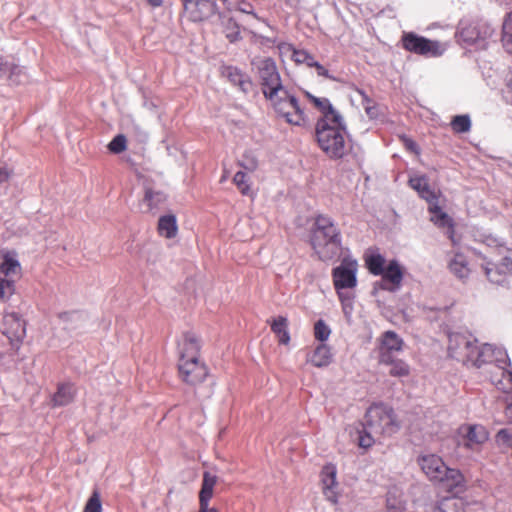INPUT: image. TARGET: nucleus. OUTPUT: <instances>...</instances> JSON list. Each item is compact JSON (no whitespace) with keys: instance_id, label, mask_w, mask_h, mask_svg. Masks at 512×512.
Listing matches in <instances>:
<instances>
[{"instance_id":"nucleus-6","label":"nucleus","mask_w":512,"mask_h":512,"mask_svg":"<svg viewBox=\"0 0 512 512\" xmlns=\"http://www.w3.org/2000/svg\"><path fill=\"white\" fill-rule=\"evenodd\" d=\"M402 45L405 50L418 55L439 56L442 54L439 42L429 40L413 32L403 34Z\"/></svg>"},{"instance_id":"nucleus-30","label":"nucleus","mask_w":512,"mask_h":512,"mask_svg":"<svg viewBox=\"0 0 512 512\" xmlns=\"http://www.w3.org/2000/svg\"><path fill=\"white\" fill-rule=\"evenodd\" d=\"M487 279L494 284H503L505 282V272L501 269L500 264L495 266L494 264L487 262L482 265Z\"/></svg>"},{"instance_id":"nucleus-1","label":"nucleus","mask_w":512,"mask_h":512,"mask_svg":"<svg viewBox=\"0 0 512 512\" xmlns=\"http://www.w3.org/2000/svg\"><path fill=\"white\" fill-rule=\"evenodd\" d=\"M449 356L463 364L471 363L483 369L490 381L500 390L510 389L512 371L508 369L510 359L506 350L484 344L477 345V340L470 334L452 332L448 335Z\"/></svg>"},{"instance_id":"nucleus-38","label":"nucleus","mask_w":512,"mask_h":512,"mask_svg":"<svg viewBox=\"0 0 512 512\" xmlns=\"http://www.w3.org/2000/svg\"><path fill=\"white\" fill-rule=\"evenodd\" d=\"M226 38L231 42L238 41L240 36V29L238 24L233 19H228L224 28Z\"/></svg>"},{"instance_id":"nucleus-32","label":"nucleus","mask_w":512,"mask_h":512,"mask_svg":"<svg viewBox=\"0 0 512 512\" xmlns=\"http://www.w3.org/2000/svg\"><path fill=\"white\" fill-rule=\"evenodd\" d=\"M385 258L381 254H371L366 257V265L369 272L375 276L384 272Z\"/></svg>"},{"instance_id":"nucleus-52","label":"nucleus","mask_w":512,"mask_h":512,"mask_svg":"<svg viewBox=\"0 0 512 512\" xmlns=\"http://www.w3.org/2000/svg\"><path fill=\"white\" fill-rule=\"evenodd\" d=\"M199 505V512H218L216 508L209 507V501H206L204 504L203 499H199Z\"/></svg>"},{"instance_id":"nucleus-20","label":"nucleus","mask_w":512,"mask_h":512,"mask_svg":"<svg viewBox=\"0 0 512 512\" xmlns=\"http://www.w3.org/2000/svg\"><path fill=\"white\" fill-rule=\"evenodd\" d=\"M409 184L419 193L421 198L425 199L429 203V205L433 202H437V197L435 193L430 189L426 177L416 176L410 178Z\"/></svg>"},{"instance_id":"nucleus-3","label":"nucleus","mask_w":512,"mask_h":512,"mask_svg":"<svg viewBox=\"0 0 512 512\" xmlns=\"http://www.w3.org/2000/svg\"><path fill=\"white\" fill-rule=\"evenodd\" d=\"M400 429V422L392 407L380 402L372 404L366 411L363 434L359 436V445L372 446L375 438L391 436Z\"/></svg>"},{"instance_id":"nucleus-18","label":"nucleus","mask_w":512,"mask_h":512,"mask_svg":"<svg viewBox=\"0 0 512 512\" xmlns=\"http://www.w3.org/2000/svg\"><path fill=\"white\" fill-rule=\"evenodd\" d=\"M222 73L232 84L238 86L241 91L246 93L250 90L252 83L248 76L242 73L240 69L227 66L223 69Z\"/></svg>"},{"instance_id":"nucleus-26","label":"nucleus","mask_w":512,"mask_h":512,"mask_svg":"<svg viewBox=\"0 0 512 512\" xmlns=\"http://www.w3.org/2000/svg\"><path fill=\"white\" fill-rule=\"evenodd\" d=\"M288 320L286 317L278 316L271 323V330L278 337L280 344L287 345L290 342V335L288 332Z\"/></svg>"},{"instance_id":"nucleus-50","label":"nucleus","mask_w":512,"mask_h":512,"mask_svg":"<svg viewBox=\"0 0 512 512\" xmlns=\"http://www.w3.org/2000/svg\"><path fill=\"white\" fill-rule=\"evenodd\" d=\"M361 95L363 96V104L364 103H367L365 105V110H366V113L371 117H375L376 113H375V108L374 107H371L369 106V103H370V100L369 98L363 93V92H360Z\"/></svg>"},{"instance_id":"nucleus-47","label":"nucleus","mask_w":512,"mask_h":512,"mask_svg":"<svg viewBox=\"0 0 512 512\" xmlns=\"http://www.w3.org/2000/svg\"><path fill=\"white\" fill-rule=\"evenodd\" d=\"M500 267L506 274L512 275V250L502 258Z\"/></svg>"},{"instance_id":"nucleus-43","label":"nucleus","mask_w":512,"mask_h":512,"mask_svg":"<svg viewBox=\"0 0 512 512\" xmlns=\"http://www.w3.org/2000/svg\"><path fill=\"white\" fill-rule=\"evenodd\" d=\"M404 508V502L400 498L396 497L394 493L389 492L387 496L388 512H403Z\"/></svg>"},{"instance_id":"nucleus-55","label":"nucleus","mask_w":512,"mask_h":512,"mask_svg":"<svg viewBox=\"0 0 512 512\" xmlns=\"http://www.w3.org/2000/svg\"><path fill=\"white\" fill-rule=\"evenodd\" d=\"M9 178V172L6 168L0 167V183L6 181Z\"/></svg>"},{"instance_id":"nucleus-17","label":"nucleus","mask_w":512,"mask_h":512,"mask_svg":"<svg viewBox=\"0 0 512 512\" xmlns=\"http://www.w3.org/2000/svg\"><path fill=\"white\" fill-rule=\"evenodd\" d=\"M200 343L193 333L184 334L182 344L180 345V359L198 358Z\"/></svg>"},{"instance_id":"nucleus-45","label":"nucleus","mask_w":512,"mask_h":512,"mask_svg":"<svg viewBox=\"0 0 512 512\" xmlns=\"http://www.w3.org/2000/svg\"><path fill=\"white\" fill-rule=\"evenodd\" d=\"M126 142V137L123 134H119L112 139L108 148L111 152L119 154L126 149Z\"/></svg>"},{"instance_id":"nucleus-40","label":"nucleus","mask_w":512,"mask_h":512,"mask_svg":"<svg viewBox=\"0 0 512 512\" xmlns=\"http://www.w3.org/2000/svg\"><path fill=\"white\" fill-rule=\"evenodd\" d=\"M15 293V284L12 279L0 280V300H7Z\"/></svg>"},{"instance_id":"nucleus-23","label":"nucleus","mask_w":512,"mask_h":512,"mask_svg":"<svg viewBox=\"0 0 512 512\" xmlns=\"http://www.w3.org/2000/svg\"><path fill=\"white\" fill-rule=\"evenodd\" d=\"M308 361L315 367H326L332 361L330 348L325 344L318 345L308 358Z\"/></svg>"},{"instance_id":"nucleus-24","label":"nucleus","mask_w":512,"mask_h":512,"mask_svg":"<svg viewBox=\"0 0 512 512\" xmlns=\"http://www.w3.org/2000/svg\"><path fill=\"white\" fill-rule=\"evenodd\" d=\"M218 482V477L209 471L203 473V480L201 490L199 492V499H203V502L210 501L213 496L214 487Z\"/></svg>"},{"instance_id":"nucleus-11","label":"nucleus","mask_w":512,"mask_h":512,"mask_svg":"<svg viewBox=\"0 0 512 512\" xmlns=\"http://www.w3.org/2000/svg\"><path fill=\"white\" fill-rule=\"evenodd\" d=\"M382 279L380 287L390 292H395L401 287L403 280V268L395 259L390 260L384 267V272L380 274Z\"/></svg>"},{"instance_id":"nucleus-51","label":"nucleus","mask_w":512,"mask_h":512,"mask_svg":"<svg viewBox=\"0 0 512 512\" xmlns=\"http://www.w3.org/2000/svg\"><path fill=\"white\" fill-rule=\"evenodd\" d=\"M312 67L316 68L317 74L319 76L330 78L328 70L323 65H321L319 62L315 61V64H313Z\"/></svg>"},{"instance_id":"nucleus-57","label":"nucleus","mask_w":512,"mask_h":512,"mask_svg":"<svg viewBox=\"0 0 512 512\" xmlns=\"http://www.w3.org/2000/svg\"><path fill=\"white\" fill-rule=\"evenodd\" d=\"M505 416L510 422H512V403L506 406Z\"/></svg>"},{"instance_id":"nucleus-54","label":"nucleus","mask_w":512,"mask_h":512,"mask_svg":"<svg viewBox=\"0 0 512 512\" xmlns=\"http://www.w3.org/2000/svg\"><path fill=\"white\" fill-rule=\"evenodd\" d=\"M497 438L499 440H502L504 442L508 441L510 439V434L508 432L507 429H501L498 433H497Z\"/></svg>"},{"instance_id":"nucleus-31","label":"nucleus","mask_w":512,"mask_h":512,"mask_svg":"<svg viewBox=\"0 0 512 512\" xmlns=\"http://www.w3.org/2000/svg\"><path fill=\"white\" fill-rule=\"evenodd\" d=\"M450 271L458 278L464 279L469 274V268L462 255H456L449 263Z\"/></svg>"},{"instance_id":"nucleus-58","label":"nucleus","mask_w":512,"mask_h":512,"mask_svg":"<svg viewBox=\"0 0 512 512\" xmlns=\"http://www.w3.org/2000/svg\"><path fill=\"white\" fill-rule=\"evenodd\" d=\"M147 1L153 7H160L163 3L162 0H147Z\"/></svg>"},{"instance_id":"nucleus-22","label":"nucleus","mask_w":512,"mask_h":512,"mask_svg":"<svg viewBox=\"0 0 512 512\" xmlns=\"http://www.w3.org/2000/svg\"><path fill=\"white\" fill-rule=\"evenodd\" d=\"M58 318L63 323L64 329L68 331L81 329L85 322L84 314L77 311L62 312L58 315Z\"/></svg>"},{"instance_id":"nucleus-2","label":"nucleus","mask_w":512,"mask_h":512,"mask_svg":"<svg viewBox=\"0 0 512 512\" xmlns=\"http://www.w3.org/2000/svg\"><path fill=\"white\" fill-rule=\"evenodd\" d=\"M252 65L257 69L265 98L271 102L278 115L289 124L301 125L304 112L296 97L283 86L275 61L269 57L258 58L253 60Z\"/></svg>"},{"instance_id":"nucleus-34","label":"nucleus","mask_w":512,"mask_h":512,"mask_svg":"<svg viewBox=\"0 0 512 512\" xmlns=\"http://www.w3.org/2000/svg\"><path fill=\"white\" fill-rule=\"evenodd\" d=\"M429 211L432 213L431 221H433L439 227L452 226L451 219L449 216L441 210L437 205V202H433L429 205Z\"/></svg>"},{"instance_id":"nucleus-36","label":"nucleus","mask_w":512,"mask_h":512,"mask_svg":"<svg viewBox=\"0 0 512 512\" xmlns=\"http://www.w3.org/2000/svg\"><path fill=\"white\" fill-rule=\"evenodd\" d=\"M451 127L456 133H466L471 128V120L468 115H457L451 121Z\"/></svg>"},{"instance_id":"nucleus-25","label":"nucleus","mask_w":512,"mask_h":512,"mask_svg":"<svg viewBox=\"0 0 512 512\" xmlns=\"http://www.w3.org/2000/svg\"><path fill=\"white\" fill-rule=\"evenodd\" d=\"M158 231L161 236L166 238L175 237L178 231L176 217L174 215L160 217L158 221Z\"/></svg>"},{"instance_id":"nucleus-56","label":"nucleus","mask_w":512,"mask_h":512,"mask_svg":"<svg viewBox=\"0 0 512 512\" xmlns=\"http://www.w3.org/2000/svg\"><path fill=\"white\" fill-rule=\"evenodd\" d=\"M338 296L343 304V299L347 302V297H352L348 292H344L343 290H337Z\"/></svg>"},{"instance_id":"nucleus-8","label":"nucleus","mask_w":512,"mask_h":512,"mask_svg":"<svg viewBox=\"0 0 512 512\" xmlns=\"http://www.w3.org/2000/svg\"><path fill=\"white\" fill-rule=\"evenodd\" d=\"M357 262L351 259H343L341 264L333 269V283L336 290L354 288L357 284Z\"/></svg>"},{"instance_id":"nucleus-48","label":"nucleus","mask_w":512,"mask_h":512,"mask_svg":"<svg viewBox=\"0 0 512 512\" xmlns=\"http://www.w3.org/2000/svg\"><path fill=\"white\" fill-rule=\"evenodd\" d=\"M238 10L241 11L242 13L250 14L253 17H255L256 19H259L258 16L256 15V13L254 12L253 7L250 3H247V2L240 3L238 6Z\"/></svg>"},{"instance_id":"nucleus-44","label":"nucleus","mask_w":512,"mask_h":512,"mask_svg":"<svg viewBox=\"0 0 512 512\" xmlns=\"http://www.w3.org/2000/svg\"><path fill=\"white\" fill-rule=\"evenodd\" d=\"M233 182L238 187V189L241 191L242 194L247 195L250 192V186L247 182V175L246 173L242 171H238L234 177Z\"/></svg>"},{"instance_id":"nucleus-42","label":"nucleus","mask_w":512,"mask_h":512,"mask_svg":"<svg viewBox=\"0 0 512 512\" xmlns=\"http://www.w3.org/2000/svg\"><path fill=\"white\" fill-rule=\"evenodd\" d=\"M83 512H102V504L98 491L95 490L92 493L84 507Z\"/></svg>"},{"instance_id":"nucleus-35","label":"nucleus","mask_w":512,"mask_h":512,"mask_svg":"<svg viewBox=\"0 0 512 512\" xmlns=\"http://www.w3.org/2000/svg\"><path fill=\"white\" fill-rule=\"evenodd\" d=\"M502 43L505 50L512 54V12L506 16L503 22Z\"/></svg>"},{"instance_id":"nucleus-28","label":"nucleus","mask_w":512,"mask_h":512,"mask_svg":"<svg viewBox=\"0 0 512 512\" xmlns=\"http://www.w3.org/2000/svg\"><path fill=\"white\" fill-rule=\"evenodd\" d=\"M165 201L166 195L162 191L146 188L143 202L147 205V211L158 208Z\"/></svg>"},{"instance_id":"nucleus-13","label":"nucleus","mask_w":512,"mask_h":512,"mask_svg":"<svg viewBox=\"0 0 512 512\" xmlns=\"http://www.w3.org/2000/svg\"><path fill=\"white\" fill-rule=\"evenodd\" d=\"M184 7L193 21H203L214 15L217 9L216 0H184Z\"/></svg>"},{"instance_id":"nucleus-29","label":"nucleus","mask_w":512,"mask_h":512,"mask_svg":"<svg viewBox=\"0 0 512 512\" xmlns=\"http://www.w3.org/2000/svg\"><path fill=\"white\" fill-rule=\"evenodd\" d=\"M466 438L468 445L482 444L488 439V433L483 426L471 425L467 427Z\"/></svg>"},{"instance_id":"nucleus-27","label":"nucleus","mask_w":512,"mask_h":512,"mask_svg":"<svg viewBox=\"0 0 512 512\" xmlns=\"http://www.w3.org/2000/svg\"><path fill=\"white\" fill-rule=\"evenodd\" d=\"M74 392V387L71 384L59 385L57 392L53 396L54 406H65L72 402Z\"/></svg>"},{"instance_id":"nucleus-19","label":"nucleus","mask_w":512,"mask_h":512,"mask_svg":"<svg viewBox=\"0 0 512 512\" xmlns=\"http://www.w3.org/2000/svg\"><path fill=\"white\" fill-rule=\"evenodd\" d=\"M439 482L444 483L446 488L452 493H460L464 490V477L457 469L447 467L443 480Z\"/></svg>"},{"instance_id":"nucleus-33","label":"nucleus","mask_w":512,"mask_h":512,"mask_svg":"<svg viewBox=\"0 0 512 512\" xmlns=\"http://www.w3.org/2000/svg\"><path fill=\"white\" fill-rule=\"evenodd\" d=\"M380 364L384 365H390L391 369L389 371V374L393 377H404L408 376L410 373V367L409 365L404 362L403 360L396 359L395 357H392L391 362H379Z\"/></svg>"},{"instance_id":"nucleus-10","label":"nucleus","mask_w":512,"mask_h":512,"mask_svg":"<svg viewBox=\"0 0 512 512\" xmlns=\"http://www.w3.org/2000/svg\"><path fill=\"white\" fill-rule=\"evenodd\" d=\"M418 464L431 481L439 482L443 480L445 472H447V466L442 458L435 454L420 456L418 458Z\"/></svg>"},{"instance_id":"nucleus-41","label":"nucleus","mask_w":512,"mask_h":512,"mask_svg":"<svg viewBox=\"0 0 512 512\" xmlns=\"http://www.w3.org/2000/svg\"><path fill=\"white\" fill-rule=\"evenodd\" d=\"M331 334L329 326L323 321L318 320L314 325L315 338L321 342L326 341Z\"/></svg>"},{"instance_id":"nucleus-46","label":"nucleus","mask_w":512,"mask_h":512,"mask_svg":"<svg viewBox=\"0 0 512 512\" xmlns=\"http://www.w3.org/2000/svg\"><path fill=\"white\" fill-rule=\"evenodd\" d=\"M240 165L248 171H254L258 165V162L256 157L251 152H247L243 155Z\"/></svg>"},{"instance_id":"nucleus-53","label":"nucleus","mask_w":512,"mask_h":512,"mask_svg":"<svg viewBox=\"0 0 512 512\" xmlns=\"http://www.w3.org/2000/svg\"><path fill=\"white\" fill-rule=\"evenodd\" d=\"M404 144L408 150L416 153L418 152V145L413 140L405 138Z\"/></svg>"},{"instance_id":"nucleus-5","label":"nucleus","mask_w":512,"mask_h":512,"mask_svg":"<svg viewBox=\"0 0 512 512\" xmlns=\"http://www.w3.org/2000/svg\"><path fill=\"white\" fill-rule=\"evenodd\" d=\"M316 139L319 147L329 158H343L348 151L343 117L337 122L317 121Z\"/></svg>"},{"instance_id":"nucleus-49","label":"nucleus","mask_w":512,"mask_h":512,"mask_svg":"<svg viewBox=\"0 0 512 512\" xmlns=\"http://www.w3.org/2000/svg\"><path fill=\"white\" fill-rule=\"evenodd\" d=\"M342 308L346 317H350L353 310L352 297H347V302L343 299Z\"/></svg>"},{"instance_id":"nucleus-16","label":"nucleus","mask_w":512,"mask_h":512,"mask_svg":"<svg viewBox=\"0 0 512 512\" xmlns=\"http://www.w3.org/2000/svg\"><path fill=\"white\" fill-rule=\"evenodd\" d=\"M307 98L322 113V117L318 121L337 122L342 117L338 111L334 109L331 102L327 98H319L310 93H306Z\"/></svg>"},{"instance_id":"nucleus-37","label":"nucleus","mask_w":512,"mask_h":512,"mask_svg":"<svg viewBox=\"0 0 512 512\" xmlns=\"http://www.w3.org/2000/svg\"><path fill=\"white\" fill-rule=\"evenodd\" d=\"M461 503L455 498L442 499L437 507V512H460Z\"/></svg>"},{"instance_id":"nucleus-9","label":"nucleus","mask_w":512,"mask_h":512,"mask_svg":"<svg viewBox=\"0 0 512 512\" xmlns=\"http://www.w3.org/2000/svg\"><path fill=\"white\" fill-rule=\"evenodd\" d=\"M179 374L181 379L189 385L202 383L208 375V369L204 363L196 359H179Z\"/></svg>"},{"instance_id":"nucleus-4","label":"nucleus","mask_w":512,"mask_h":512,"mask_svg":"<svg viewBox=\"0 0 512 512\" xmlns=\"http://www.w3.org/2000/svg\"><path fill=\"white\" fill-rule=\"evenodd\" d=\"M311 244L315 253L323 261L339 255L341 234L331 218L323 215L316 218Z\"/></svg>"},{"instance_id":"nucleus-39","label":"nucleus","mask_w":512,"mask_h":512,"mask_svg":"<svg viewBox=\"0 0 512 512\" xmlns=\"http://www.w3.org/2000/svg\"><path fill=\"white\" fill-rule=\"evenodd\" d=\"M292 59L299 64H306L309 67H312L315 64V59L312 55H310L305 50H296L293 49Z\"/></svg>"},{"instance_id":"nucleus-7","label":"nucleus","mask_w":512,"mask_h":512,"mask_svg":"<svg viewBox=\"0 0 512 512\" xmlns=\"http://www.w3.org/2000/svg\"><path fill=\"white\" fill-rule=\"evenodd\" d=\"M2 333L8 338L11 346L19 349L26 337V322L18 313H7L3 317Z\"/></svg>"},{"instance_id":"nucleus-21","label":"nucleus","mask_w":512,"mask_h":512,"mask_svg":"<svg viewBox=\"0 0 512 512\" xmlns=\"http://www.w3.org/2000/svg\"><path fill=\"white\" fill-rule=\"evenodd\" d=\"M21 271L20 263L17 259V254L14 251H8L3 254V261L0 264V272L5 277L18 276Z\"/></svg>"},{"instance_id":"nucleus-12","label":"nucleus","mask_w":512,"mask_h":512,"mask_svg":"<svg viewBox=\"0 0 512 512\" xmlns=\"http://www.w3.org/2000/svg\"><path fill=\"white\" fill-rule=\"evenodd\" d=\"M402 347L403 340L394 331L384 332L379 346V362H391L394 353L401 351Z\"/></svg>"},{"instance_id":"nucleus-15","label":"nucleus","mask_w":512,"mask_h":512,"mask_svg":"<svg viewBox=\"0 0 512 512\" xmlns=\"http://www.w3.org/2000/svg\"><path fill=\"white\" fill-rule=\"evenodd\" d=\"M0 78L10 85H20L27 81V74L23 67L5 61L0 64Z\"/></svg>"},{"instance_id":"nucleus-14","label":"nucleus","mask_w":512,"mask_h":512,"mask_svg":"<svg viewBox=\"0 0 512 512\" xmlns=\"http://www.w3.org/2000/svg\"><path fill=\"white\" fill-rule=\"evenodd\" d=\"M321 482L323 486V493L328 501L333 504L338 502V493L336 491V468L332 464L323 467L321 472Z\"/></svg>"}]
</instances>
